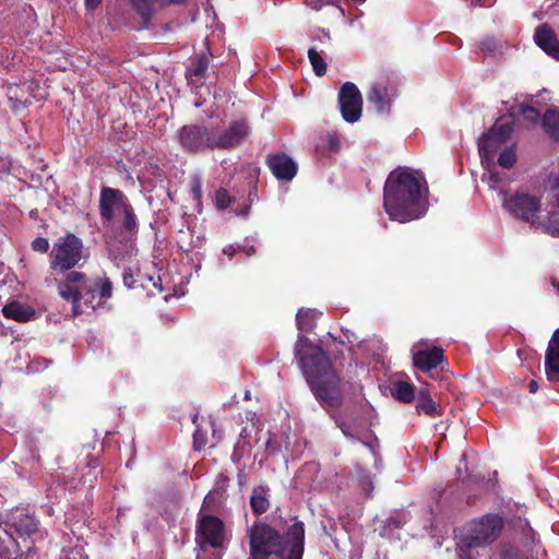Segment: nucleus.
Here are the masks:
<instances>
[{
  "label": "nucleus",
  "mask_w": 559,
  "mask_h": 559,
  "mask_svg": "<svg viewBox=\"0 0 559 559\" xmlns=\"http://www.w3.org/2000/svg\"><path fill=\"white\" fill-rule=\"evenodd\" d=\"M500 128H491L478 141V151L483 166L489 167L492 164L496 151L501 146L502 142L497 138Z\"/></svg>",
  "instance_id": "2eb2a0df"
},
{
  "label": "nucleus",
  "mask_w": 559,
  "mask_h": 559,
  "mask_svg": "<svg viewBox=\"0 0 559 559\" xmlns=\"http://www.w3.org/2000/svg\"><path fill=\"white\" fill-rule=\"evenodd\" d=\"M557 213L548 210V215L542 218L536 229H540L552 237H559V218L556 216Z\"/></svg>",
  "instance_id": "393cba45"
},
{
  "label": "nucleus",
  "mask_w": 559,
  "mask_h": 559,
  "mask_svg": "<svg viewBox=\"0 0 559 559\" xmlns=\"http://www.w3.org/2000/svg\"><path fill=\"white\" fill-rule=\"evenodd\" d=\"M338 103L345 121L354 123L359 120L362 109V97L354 83L346 82L341 87Z\"/></svg>",
  "instance_id": "1a4fd4ad"
},
{
  "label": "nucleus",
  "mask_w": 559,
  "mask_h": 559,
  "mask_svg": "<svg viewBox=\"0 0 559 559\" xmlns=\"http://www.w3.org/2000/svg\"><path fill=\"white\" fill-rule=\"evenodd\" d=\"M383 206L391 219L406 223L427 211V187L421 176L408 168L393 170L384 185Z\"/></svg>",
  "instance_id": "f257e3e1"
},
{
  "label": "nucleus",
  "mask_w": 559,
  "mask_h": 559,
  "mask_svg": "<svg viewBox=\"0 0 559 559\" xmlns=\"http://www.w3.org/2000/svg\"><path fill=\"white\" fill-rule=\"evenodd\" d=\"M393 96L394 94L390 92L386 83L378 82L371 87L368 100L376 106L379 112H383L389 108Z\"/></svg>",
  "instance_id": "a211bd4d"
},
{
  "label": "nucleus",
  "mask_w": 559,
  "mask_h": 559,
  "mask_svg": "<svg viewBox=\"0 0 559 559\" xmlns=\"http://www.w3.org/2000/svg\"><path fill=\"white\" fill-rule=\"evenodd\" d=\"M207 59L205 57H198L192 61L187 70V78L191 84H195L207 70Z\"/></svg>",
  "instance_id": "5701e85b"
},
{
  "label": "nucleus",
  "mask_w": 559,
  "mask_h": 559,
  "mask_svg": "<svg viewBox=\"0 0 559 559\" xmlns=\"http://www.w3.org/2000/svg\"><path fill=\"white\" fill-rule=\"evenodd\" d=\"M516 162V154L513 147H506L499 155L498 163L503 168H511Z\"/></svg>",
  "instance_id": "473e14b6"
},
{
  "label": "nucleus",
  "mask_w": 559,
  "mask_h": 559,
  "mask_svg": "<svg viewBox=\"0 0 559 559\" xmlns=\"http://www.w3.org/2000/svg\"><path fill=\"white\" fill-rule=\"evenodd\" d=\"M337 0H305L307 7L312 10L319 11L325 5L335 4Z\"/></svg>",
  "instance_id": "58836bf2"
},
{
  "label": "nucleus",
  "mask_w": 559,
  "mask_h": 559,
  "mask_svg": "<svg viewBox=\"0 0 559 559\" xmlns=\"http://www.w3.org/2000/svg\"><path fill=\"white\" fill-rule=\"evenodd\" d=\"M227 540V534L223 522L213 515H203L199 520L197 528V542L201 547L209 545L214 548L223 547Z\"/></svg>",
  "instance_id": "6e6552de"
},
{
  "label": "nucleus",
  "mask_w": 559,
  "mask_h": 559,
  "mask_svg": "<svg viewBox=\"0 0 559 559\" xmlns=\"http://www.w3.org/2000/svg\"><path fill=\"white\" fill-rule=\"evenodd\" d=\"M14 530L20 537L28 536L37 530L35 520L28 515H25L20 522L14 523Z\"/></svg>",
  "instance_id": "7c9ffc66"
},
{
  "label": "nucleus",
  "mask_w": 559,
  "mask_h": 559,
  "mask_svg": "<svg viewBox=\"0 0 559 559\" xmlns=\"http://www.w3.org/2000/svg\"><path fill=\"white\" fill-rule=\"evenodd\" d=\"M545 191L547 193V209L551 212H559V174H551L548 177Z\"/></svg>",
  "instance_id": "412c9836"
},
{
  "label": "nucleus",
  "mask_w": 559,
  "mask_h": 559,
  "mask_svg": "<svg viewBox=\"0 0 559 559\" xmlns=\"http://www.w3.org/2000/svg\"><path fill=\"white\" fill-rule=\"evenodd\" d=\"M215 200H216L217 207H219L222 210L228 207L230 204V197L225 189L217 190Z\"/></svg>",
  "instance_id": "f704fd0d"
},
{
  "label": "nucleus",
  "mask_w": 559,
  "mask_h": 559,
  "mask_svg": "<svg viewBox=\"0 0 559 559\" xmlns=\"http://www.w3.org/2000/svg\"><path fill=\"white\" fill-rule=\"evenodd\" d=\"M543 126L546 132L552 136L559 138V111L558 110H547L543 118Z\"/></svg>",
  "instance_id": "bb28decb"
},
{
  "label": "nucleus",
  "mask_w": 559,
  "mask_h": 559,
  "mask_svg": "<svg viewBox=\"0 0 559 559\" xmlns=\"http://www.w3.org/2000/svg\"><path fill=\"white\" fill-rule=\"evenodd\" d=\"M545 370L548 380L559 382V328L549 341L545 357Z\"/></svg>",
  "instance_id": "dca6fc26"
},
{
  "label": "nucleus",
  "mask_w": 559,
  "mask_h": 559,
  "mask_svg": "<svg viewBox=\"0 0 559 559\" xmlns=\"http://www.w3.org/2000/svg\"><path fill=\"white\" fill-rule=\"evenodd\" d=\"M552 285H554V287H556V288L558 289V292H559V277H558V278H556V277H555V278H552Z\"/></svg>",
  "instance_id": "49530a36"
},
{
  "label": "nucleus",
  "mask_w": 559,
  "mask_h": 559,
  "mask_svg": "<svg viewBox=\"0 0 559 559\" xmlns=\"http://www.w3.org/2000/svg\"><path fill=\"white\" fill-rule=\"evenodd\" d=\"M181 145L191 152L212 148V131L198 126L183 127L179 133Z\"/></svg>",
  "instance_id": "9b49d317"
},
{
  "label": "nucleus",
  "mask_w": 559,
  "mask_h": 559,
  "mask_svg": "<svg viewBox=\"0 0 559 559\" xmlns=\"http://www.w3.org/2000/svg\"><path fill=\"white\" fill-rule=\"evenodd\" d=\"M267 165L272 174L281 180H292L297 173L296 163L285 154L269 157Z\"/></svg>",
  "instance_id": "4468645a"
},
{
  "label": "nucleus",
  "mask_w": 559,
  "mask_h": 559,
  "mask_svg": "<svg viewBox=\"0 0 559 559\" xmlns=\"http://www.w3.org/2000/svg\"><path fill=\"white\" fill-rule=\"evenodd\" d=\"M411 352L414 366L424 372L437 368L443 359V350L436 346L429 347L426 341L414 344Z\"/></svg>",
  "instance_id": "9d476101"
},
{
  "label": "nucleus",
  "mask_w": 559,
  "mask_h": 559,
  "mask_svg": "<svg viewBox=\"0 0 559 559\" xmlns=\"http://www.w3.org/2000/svg\"><path fill=\"white\" fill-rule=\"evenodd\" d=\"M102 0H85V5L87 10H94L100 4Z\"/></svg>",
  "instance_id": "79ce46f5"
},
{
  "label": "nucleus",
  "mask_w": 559,
  "mask_h": 559,
  "mask_svg": "<svg viewBox=\"0 0 559 559\" xmlns=\"http://www.w3.org/2000/svg\"><path fill=\"white\" fill-rule=\"evenodd\" d=\"M247 135V126L242 121L233 122L225 131L212 130V148H234Z\"/></svg>",
  "instance_id": "ddd939ff"
},
{
  "label": "nucleus",
  "mask_w": 559,
  "mask_h": 559,
  "mask_svg": "<svg viewBox=\"0 0 559 559\" xmlns=\"http://www.w3.org/2000/svg\"><path fill=\"white\" fill-rule=\"evenodd\" d=\"M492 128H500L497 138L503 143L511 134L512 127L509 123L497 122Z\"/></svg>",
  "instance_id": "e433bc0d"
},
{
  "label": "nucleus",
  "mask_w": 559,
  "mask_h": 559,
  "mask_svg": "<svg viewBox=\"0 0 559 559\" xmlns=\"http://www.w3.org/2000/svg\"><path fill=\"white\" fill-rule=\"evenodd\" d=\"M32 248L33 250L35 251H38V252H41V253H45L48 251L49 249V242L47 239L45 238H36L33 242H32Z\"/></svg>",
  "instance_id": "ea45409f"
},
{
  "label": "nucleus",
  "mask_w": 559,
  "mask_h": 559,
  "mask_svg": "<svg viewBox=\"0 0 559 559\" xmlns=\"http://www.w3.org/2000/svg\"><path fill=\"white\" fill-rule=\"evenodd\" d=\"M250 503H251L252 510L258 514L265 512L270 504L269 500L265 496V492L262 488L254 489V491L251 496Z\"/></svg>",
  "instance_id": "c756f323"
},
{
  "label": "nucleus",
  "mask_w": 559,
  "mask_h": 559,
  "mask_svg": "<svg viewBox=\"0 0 559 559\" xmlns=\"http://www.w3.org/2000/svg\"><path fill=\"white\" fill-rule=\"evenodd\" d=\"M84 275L80 272H71L67 275L63 282L58 285L59 295L67 300L72 301V309L74 314L82 313L84 310L81 309L80 298L82 289L86 286L83 283Z\"/></svg>",
  "instance_id": "f8f14e48"
},
{
  "label": "nucleus",
  "mask_w": 559,
  "mask_h": 559,
  "mask_svg": "<svg viewBox=\"0 0 559 559\" xmlns=\"http://www.w3.org/2000/svg\"><path fill=\"white\" fill-rule=\"evenodd\" d=\"M20 551L17 539L5 527L0 526V556L16 557Z\"/></svg>",
  "instance_id": "aec40b11"
},
{
  "label": "nucleus",
  "mask_w": 559,
  "mask_h": 559,
  "mask_svg": "<svg viewBox=\"0 0 559 559\" xmlns=\"http://www.w3.org/2000/svg\"><path fill=\"white\" fill-rule=\"evenodd\" d=\"M5 318L15 320L17 322H26L34 318L35 310L20 301H12L5 305L2 309Z\"/></svg>",
  "instance_id": "6ab92c4d"
},
{
  "label": "nucleus",
  "mask_w": 559,
  "mask_h": 559,
  "mask_svg": "<svg viewBox=\"0 0 559 559\" xmlns=\"http://www.w3.org/2000/svg\"><path fill=\"white\" fill-rule=\"evenodd\" d=\"M391 394L400 402L409 403L415 397V386L408 381L396 380L392 384Z\"/></svg>",
  "instance_id": "4be33fe9"
},
{
  "label": "nucleus",
  "mask_w": 559,
  "mask_h": 559,
  "mask_svg": "<svg viewBox=\"0 0 559 559\" xmlns=\"http://www.w3.org/2000/svg\"><path fill=\"white\" fill-rule=\"evenodd\" d=\"M308 58L312 66L314 73L319 76L325 74L326 72V63L323 60L322 56L314 48H310L308 50Z\"/></svg>",
  "instance_id": "2f4dec72"
},
{
  "label": "nucleus",
  "mask_w": 559,
  "mask_h": 559,
  "mask_svg": "<svg viewBox=\"0 0 559 559\" xmlns=\"http://www.w3.org/2000/svg\"><path fill=\"white\" fill-rule=\"evenodd\" d=\"M528 388H530V392L531 393H535L537 391V389H538L537 382L536 381H531Z\"/></svg>",
  "instance_id": "a18cd8bd"
},
{
  "label": "nucleus",
  "mask_w": 559,
  "mask_h": 559,
  "mask_svg": "<svg viewBox=\"0 0 559 559\" xmlns=\"http://www.w3.org/2000/svg\"><path fill=\"white\" fill-rule=\"evenodd\" d=\"M199 436H200V432L197 431L194 433V447L197 450H201V448H202V441H199Z\"/></svg>",
  "instance_id": "37998d69"
},
{
  "label": "nucleus",
  "mask_w": 559,
  "mask_h": 559,
  "mask_svg": "<svg viewBox=\"0 0 559 559\" xmlns=\"http://www.w3.org/2000/svg\"><path fill=\"white\" fill-rule=\"evenodd\" d=\"M181 0H132L134 8L142 14L147 15L157 7H165L171 3H179Z\"/></svg>",
  "instance_id": "b1692460"
},
{
  "label": "nucleus",
  "mask_w": 559,
  "mask_h": 559,
  "mask_svg": "<svg viewBox=\"0 0 559 559\" xmlns=\"http://www.w3.org/2000/svg\"><path fill=\"white\" fill-rule=\"evenodd\" d=\"M83 258V242L73 234L60 237L50 252V267L66 272L74 267Z\"/></svg>",
  "instance_id": "0eeeda50"
},
{
  "label": "nucleus",
  "mask_w": 559,
  "mask_h": 559,
  "mask_svg": "<svg viewBox=\"0 0 559 559\" xmlns=\"http://www.w3.org/2000/svg\"><path fill=\"white\" fill-rule=\"evenodd\" d=\"M502 527L503 521L500 516L485 515L471 524L468 534L460 542L459 546L461 550L484 547L498 538Z\"/></svg>",
  "instance_id": "423d86ee"
},
{
  "label": "nucleus",
  "mask_w": 559,
  "mask_h": 559,
  "mask_svg": "<svg viewBox=\"0 0 559 559\" xmlns=\"http://www.w3.org/2000/svg\"><path fill=\"white\" fill-rule=\"evenodd\" d=\"M224 254H227L229 259H231L233 254L236 252V250L229 246L223 250Z\"/></svg>",
  "instance_id": "c03bdc74"
},
{
  "label": "nucleus",
  "mask_w": 559,
  "mask_h": 559,
  "mask_svg": "<svg viewBox=\"0 0 559 559\" xmlns=\"http://www.w3.org/2000/svg\"><path fill=\"white\" fill-rule=\"evenodd\" d=\"M500 195L502 206L509 214L537 228L543 218L540 198L527 192L507 194L500 191Z\"/></svg>",
  "instance_id": "39448f33"
},
{
  "label": "nucleus",
  "mask_w": 559,
  "mask_h": 559,
  "mask_svg": "<svg viewBox=\"0 0 559 559\" xmlns=\"http://www.w3.org/2000/svg\"><path fill=\"white\" fill-rule=\"evenodd\" d=\"M252 559H301L305 528L301 522L292 524L284 536L264 523H257L249 533Z\"/></svg>",
  "instance_id": "7ed1b4c3"
},
{
  "label": "nucleus",
  "mask_w": 559,
  "mask_h": 559,
  "mask_svg": "<svg viewBox=\"0 0 559 559\" xmlns=\"http://www.w3.org/2000/svg\"><path fill=\"white\" fill-rule=\"evenodd\" d=\"M417 408L429 416L437 414V407L426 390H420L417 395Z\"/></svg>",
  "instance_id": "c85d7f7f"
},
{
  "label": "nucleus",
  "mask_w": 559,
  "mask_h": 559,
  "mask_svg": "<svg viewBox=\"0 0 559 559\" xmlns=\"http://www.w3.org/2000/svg\"><path fill=\"white\" fill-rule=\"evenodd\" d=\"M338 427L342 429L343 433L352 439L360 441L362 444L368 445L371 448V441H372V435L369 431H360V430H353L348 425L345 423L337 421Z\"/></svg>",
  "instance_id": "cd10ccee"
},
{
  "label": "nucleus",
  "mask_w": 559,
  "mask_h": 559,
  "mask_svg": "<svg viewBox=\"0 0 559 559\" xmlns=\"http://www.w3.org/2000/svg\"><path fill=\"white\" fill-rule=\"evenodd\" d=\"M318 312L313 309H301L296 316L298 329L308 332L313 329Z\"/></svg>",
  "instance_id": "a878e982"
},
{
  "label": "nucleus",
  "mask_w": 559,
  "mask_h": 559,
  "mask_svg": "<svg viewBox=\"0 0 559 559\" xmlns=\"http://www.w3.org/2000/svg\"><path fill=\"white\" fill-rule=\"evenodd\" d=\"M100 216L108 226L120 223L130 234L136 231V216L126 195L118 189L103 188L99 198Z\"/></svg>",
  "instance_id": "20e7f679"
},
{
  "label": "nucleus",
  "mask_w": 559,
  "mask_h": 559,
  "mask_svg": "<svg viewBox=\"0 0 559 559\" xmlns=\"http://www.w3.org/2000/svg\"><path fill=\"white\" fill-rule=\"evenodd\" d=\"M91 292L93 296L97 293L100 299L108 298L111 293V284L108 280L99 281L95 284V287L91 288Z\"/></svg>",
  "instance_id": "72a5a7b5"
},
{
  "label": "nucleus",
  "mask_w": 559,
  "mask_h": 559,
  "mask_svg": "<svg viewBox=\"0 0 559 559\" xmlns=\"http://www.w3.org/2000/svg\"><path fill=\"white\" fill-rule=\"evenodd\" d=\"M484 167L488 170V174H484V177H487L489 187L493 190L501 189V186H500L501 179H500L499 175L495 171H491L490 166L489 167L484 166Z\"/></svg>",
  "instance_id": "c9c22d12"
},
{
  "label": "nucleus",
  "mask_w": 559,
  "mask_h": 559,
  "mask_svg": "<svg viewBox=\"0 0 559 559\" xmlns=\"http://www.w3.org/2000/svg\"><path fill=\"white\" fill-rule=\"evenodd\" d=\"M295 352L317 399L325 406H338L342 402V394L338 379L331 369L329 358L304 336L298 337Z\"/></svg>",
  "instance_id": "f03ea898"
},
{
  "label": "nucleus",
  "mask_w": 559,
  "mask_h": 559,
  "mask_svg": "<svg viewBox=\"0 0 559 559\" xmlns=\"http://www.w3.org/2000/svg\"><path fill=\"white\" fill-rule=\"evenodd\" d=\"M519 114H521L524 119L532 122H535L539 118V112L531 106H521Z\"/></svg>",
  "instance_id": "4c0bfd02"
},
{
  "label": "nucleus",
  "mask_w": 559,
  "mask_h": 559,
  "mask_svg": "<svg viewBox=\"0 0 559 559\" xmlns=\"http://www.w3.org/2000/svg\"><path fill=\"white\" fill-rule=\"evenodd\" d=\"M536 44L549 56L559 60V43L552 29L543 24L538 26L534 35Z\"/></svg>",
  "instance_id": "f3484780"
},
{
  "label": "nucleus",
  "mask_w": 559,
  "mask_h": 559,
  "mask_svg": "<svg viewBox=\"0 0 559 559\" xmlns=\"http://www.w3.org/2000/svg\"><path fill=\"white\" fill-rule=\"evenodd\" d=\"M191 193L195 201H200L201 199V181L199 178H195L191 186Z\"/></svg>",
  "instance_id": "a19ab883"
}]
</instances>
